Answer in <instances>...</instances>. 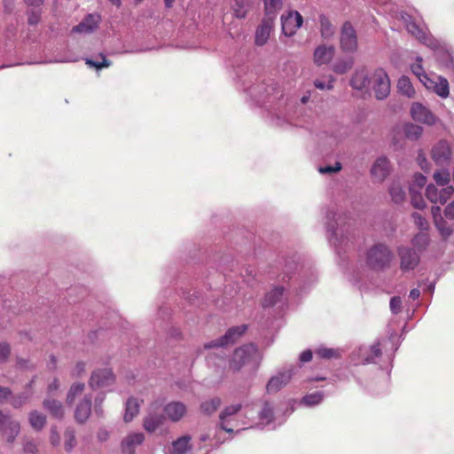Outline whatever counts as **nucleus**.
I'll return each mask as SVG.
<instances>
[{
	"label": "nucleus",
	"mask_w": 454,
	"mask_h": 454,
	"mask_svg": "<svg viewBox=\"0 0 454 454\" xmlns=\"http://www.w3.org/2000/svg\"><path fill=\"white\" fill-rule=\"evenodd\" d=\"M281 272L278 275V284L265 294L262 301L263 307H271L283 301L286 286L284 284L296 282L298 279L305 289L306 286L313 284L317 280V271L312 263L305 261L301 255L294 254L280 262Z\"/></svg>",
	"instance_id": "nucleus-1"
},
{
	"label": "nucleus",
	"mask_w": 454,
	"mask_h": 454,
	"mask_svg": "<svg viewBox=\"0 0 454 454\" xmlns=\"http://www.w3.org/2000/svg\"><path fill=\"white\" fill-rule=\"evenodd\" d=\"M325 229L327 239L336 252H346L349 244L353 243L355 234L348 223V216L336 206L329 207L325 211Z\"/></svg>",
	"instance_id": "nucleus-2"
},
{
	"label": "nucleus",
	"mask_w": 454,
	"mask_h": 454,
	"mask_svg": "<svg viewBox=\"0 0 454 454\" xmlns=\"http://www.w3.org/2000/svg\"><path fill=\"white\" fill-rule=\"evenodd\" d=\"M236 76L238 82L243 86L244 90L258 105H264L266 103L264 98L270 96L271 92L275 90L272 86L265 87L263 84L253 83V81L255 80V74L247 66L238 67Z\"/></svg>",
	"instance_id": "nucleus-3"
},
{
	"label": "nucleus",
	"mask_w": 454,
	"mask_h": 454,
	"mask_svg": "<svg viewBox=\"0 0 454 454\" xmlns=\"http://www.w3.org/2000/svg\"><path fill=\"white\" fill-rule=\"evenodd\" d=\"M313 91L307 90L297 101L287 100L285 98L279 99L271 109L272 121L278 125L282 126L285 123H292L294 116L296 115V110L294 111V107H299L300 105L305 106L311 101Z\"/></svg>",
	"instance_id": "nucleus-4"
},
{
	"label": "nucleus",
	"mask_w": 454,
	"mask_h": 454,
	"mask_svg": "<svg viewBox=\"0 0 454 454\" xmlns=\"http://www.w3.org/2000/svg\"><path fill=\"white\" fill-rule=\"evenodd\" d=\"M402 20L405 24L407 31L422 44L433 51H436L441 47V43L430 34L427 27L417 22L410 14L403 13Z\"/></svg>",
	"instance_id": "nucleus-5"
},
{
	"label": "nucleus",
	"mask_w": 454,
	"mask_h": 454,
	"mask_svg": "<svg viewBox=\"0 0 454 454\" xmlns=\"http://www.w3.org/2000/svg\"><path fill=\"white\" fill-rule=\"evenodd\" d=\"M393 259V253L390 248L382 243H378L371 247L367 253L366 265L373 270H382L388 267Z\"/></svg>",
	"instance_id": "nucleus-6"
},
{
	"label": "nucleus",
	"mask_w": 454,
	"mask_h": 454,
	"mask_svg": "<svg viewBox=\"0 0 454 454\" xmlns=\"http://www.w3.org/2000/svg\"><path fill=\"white\" fill-rule=\"evenodd\" d=\"M257 357V348L250 343L235 349L230 366L233 371H239L242 366L252 363Z\"/></svg>",
	"instance_id": "nucleus-7"
},
{
	"label": "nucleus",
	"mask_w": 454,
	"mask_h": 454,
	"mask_svg": "<svg viewBox=\"0 0 454 454\" xmlns=\"http://www.w3.org/2000/svg\"><path fill=\"white\" fill-rule=\"evenodd\" d=\"M297 370L298 367L294 365H288L279 370L275 375L270 378L266 385V392L268 394L278 393L289 383Z\"/></svg>",
	"instance_id": "nucleus-8"
},
{
	"label": "nucleus",
	"mask_w": 454,
	"mask_h": 454,
	"mask_svg": "<svg viewBox=\"0 0 454 454\" xmlns=\"http://www.w3.org/2000/svg\"><path fill=\"white\" fill-rule=\"evenodd\" d=\"M370 86H372L377 99H385L390 92V80L387 72L382 68L375 69L371 74Z\"/></svg>",
	"instance_id": "nucleus-9"
},
{
	"label": "nucleus",
	"mask_w": 454,
	"mask_h": 454,
	"mask_svg": "<svg viewBox=\"0 0 454 454\" xmlns=\"http://www.w3.org/2000/svg\"><path fill=\"white\" fill-rule=\"evenodd\" d=\"M382 356L379 343L369 346H361L353 353L352 360L356 364H378Z\"/></svg>",
	"instance_id": "nucleus-10"
},
{
	"label": "nucleus",
	"mask_w": 454,
	"mask_h": 454,
	"mask_svg": "<svg viewBox=\"0 0 454 454\" xmlns=\"http://www.w3.org/2000/svg\"><path fill=\"white\" fill-rule=\"evenodd\" d=\"M400 259V269L403 272L413 270L420 262L421 254L414 248L401 245L396 248Z\"/></svg>",
	"instance_id": "nucleus-11"
},
{
	"label": "nucleus",
	"mask_w": 454,
	"mask_h": 454,
	"mask_svg": "<svg viewBox=\"0 0 454 454\" xmlns=\"http://www.w3.org/2000/svg\"><path fill=\"white\" fill-rule=\"evenodd\" d=\"M340 47L344 52L353 53L358 47L357 34L349 21L343 23L340 32Z\"/></svg>",
	"instance_id": "nucleus-12"
},
{
	"label": "nucleus",
	"mask_w": 454,
	"mask_h": 454,
	"mask_svg": "<svg viewBox=\"0 0 454 454\" xmlns=\"http://www.w3.org/2000/svg\"><path fill=\"white\" fill-rule=\"evenodd\" d=\"M20 431V422L0 410V433L9 443H12Z\"/></svg>",
	"instance_id": "nucleus-13"
},
{
	"label": "nucleus",
	"mask_w": 454,
	"mask_h": 454,
	"mask_svg": "<svg viewBox=\"0 0 454 454\" xmlns=\"http://www.w3.org/2000/svg\"><path fill=\"white\" fill-rule=\"evenodd\" d=\"M247 325H241L231 327L221 338L211 340L204 345L205 348H223L226 345L234 343L245 332Z\"/></svg>",
	"instance_id": "nucleus-14"
},
{
	"label": "nucleus",
	"mask_w": 454,
	"mask_h": 454,
	"mask_svg": "<svg viewBox=\"0 0 454 454\" xmlns=\"http://www.w3.org/2000/svg\"><path fill=\"white\" fill-rule=\"evenodd\" d=\"M282 32L286 36L294 35L302 26L303 18L297 11H289L281 15Z\"/></svg>",
	"instance_id": "nucleus-15"
},
{
	"label": "nucleus",
	"mask_w": 454,
	"mask_h": 454,
	"mask_svg": "<svg viewBox=\"0 0 454 454\" xmlns=\"http://www.w3.org/2000/svg\"><path fill=\"white\" fill-rule=\"evenodd\" d=\"M423 85L427 90L434 92L442 98H447L450 95V85L448 80L441 75L424 77Z\"/></svg>",
	"instance_id": "nucleus-16"
},
{
	"label": "nucleus",
	"mask_w": 454,
	"mask_h": 454,
	"mask_svg": "<svg viewBox=\"0 0 454 454\" xmlns=\"http://www.w3.org/2000/svg\"><path fill=\"white\" fill-rule=\"evenodd\" d=\"M115 377L109 368L98 369L92 372L89 385L92 389L107 387L114 384Z\"/></svg>",
	"instance_id": "nucleus-17"
},
{
	"label": "nucleus",
	"mask_w": 454,
	"mask_h": 454,
	"mask_svg": "<svg viewBox=\"0 0 454 454\" xmlns=\"http://www.w3.org/2000/svg\"><path fill=\"white\" fill-rule=\"evenodd\" d=\"M411 114L415 121L428 126H432L437 121V117L427 106L419 102L411 105Z\"/></svg>",
	"instance_id": "nucleus-18"
},
{
	"label": "nucleus",
	"mask_w": 454,
	"mask_h": 454,
	"mask_svg": "<svg viewBox=\"0 0 454 454\" xmlns=\"http://www.w3.org/2000/svg\"><path fill=\"white\" fill-rule=\"evenodd\" d=\"M453 192L454 188L452 185L443 187L439 191L434 184H430L426 189V196L427 200L434 204H445Z\"/></svg>",
	"instance_id": "nucleus-19"
},
{
	"label": "nucleus",
	"mask_w": 454,
	"mask_h": 454,
	"mask_svg": "<svg viewBox=\"0 0 454 454\" xmlns=\"http://www.w3.org/2000/svg\"><path fill=\"white\" fill-rule=\"evenodd\" d=\"M101 21V16L98 13L87 14L82 21L73 27L72 33L74 34H92L98 27Z\"/></svg>",
	"instance_id": "nucleus-20"
},
{
	"label": "nucleus",
	"mask_w": 454,
	"mask_h": 454,
	"mask_svg": "<svg viewBox=\"0 0 454 454\" xmlns=\"http://www.w3.org/2000/svg\"><path fill=\"white\" fill-rule=\"evenodd\" d=\"M274 17H264L254 34V43L257 46H263L267 43L270 33L274 28Z\"/></svg>",
	"instance_id": "nucleus-21"
},
{
	"label": "nucleus",
	"mask_w": 454,
	"mask_h": 454,
	"mask_svg": "<svg viewBox=\"0 0 454 454\" xmlns=\"http://www.w3.org/2000/svg\"><path fill=\"white\" fill-rule=\"evenodd\" d=\"M166 418L160 411L152 404L147 415L144 419L143 427L148 433L155 432L165 422Z\"/></svg>",
	"instance_id": "nucleus-22"
},
{
	"label": "nucleus",
	"mask_w": 454,
	"mask_h": 454,
	"mask_svg": "<svg viewBox=\"0 0 454 454\" xmlns=\"http://www.w3.org/2000/svg\"><path fill=\"white\" fill-rule=\"evenodd\" d=\"M451 157V149L445 140L439 141L432 149V158L436 165L446 166Z\"/></svg>",
	"instance_id": "nucleus-23"
},
{
	"label": "nucleus",
	"mask_w": 454,
	"mask_h": 454,
	"mask_svg": "<svg viewBox=\"0 0 454 454\" xmlns=\"http://www.w3.org/2000/svg\"><path fill=\"white\" fill-rule=\"evenodd\" d=\"M145 441V434L141 432L129 434L121 442L122 454H135L136 449Z\"/></svg>",
	"instance_id": "nucleus-24"
},
{
	"label": "nucleus",
	"mask_w": 454,
	"mask_h": 454,
	"mask_svg": "<svg viewBox=\"0 0 454 454\" xmlns=\"http://www.w3.org/2000/svg\"><path fill=\"white\" fill-rule=\"evenodd\" d=\"M390 173V164L386 157L378 158L372 168L371 174L375 182L381 183Z\"/></svg>",
	"instance_id": "nucleus-25"
},
{
	"label": "nucleus",
	"mask_w": 454,
	"mask_h": 454,
	"mask_svg": "<svg viewBox=\"0 0 454 454\" xmlns=\"http://www.w3.org/2000/svg\"><path fill=\"white\" fill-rule=\"evenodd\" d=\"M92 397L90 395H86L77 403L74 410V419L77 423H84L91 413Z\"/></svg>",
	"instance_id": "nucleus-26"
},
{
	"label": "nucleus",
	"mask_w": 454,
	"mask_h": 454,
	"mask_svg": "<svg viewBox=\"0 0 454 454\" xmlns=\"http://www.w3.org/2000/svg\"><path fill=\"white\" fill-rule=\"evenodd\" d=\"M242 403L231 404L226 406L219 416L220 428L227 433H233V428L230 427V418L235 417L242 408Z\"/></svg>",
	"instance_id": "nucleus-27"
},
{
	"label": "nucleus",
	"mask_w": 454,
	"mask_h": 454,
	"mask_svg": "<svg viewBox=\"0 0 454 454\" xmlns=\"http://www.w3.org/2000/svg\"><path fill=\"white\" fill-rule=\"evenodd\" d=\"M260 425L263 427H270V429L277 427L276 417L274 413V405L269 401H265L259 412Z\"/></svg>",
	"instance_id": "nucleus-28"
},
{
	"label": "nucleus",
	"mask_w": 454,
	"mask_h": 454,
	"mask_svg": "<svg viewBox=\"0 0 454 454\" xmlns=\"http://www.w3.org/2000/svg\"><path fill=\"white\" fill-rule=\"evenodd\" d=\"M334 53L333 45L320 44L314 51V62L317 66L328 64L333 59Z\"/></svg>",
	"instance_id": "nucleus-29"
},
{
	"label": "nucleus",
	"mask_w": 454,
	"mask_h": 454,
	"mask_svg": "<svg viewBox=\"0 0 454 454\" xmlns=\"http://www.w3.org/2000/svg\"><path fill=\"white\" fill-rule=\"evenodd\" d=\"M164 412L171 421L177 422L185 415L186 406L181 402H171L166 404Z\"/></svg>",
	"instance_id": "nucleus-30"
},
{
	"label": "nucleus",
	"mask_w": 454,
	"mask_h": 454,
	"mask_svg": "<svg viewBox=\"0 0 454 454\" xmlns=\"http://www.w3.org/2000/svg\"><path fill=\"white\" fill-rule=\"evenodd\" d=\"M370 85L371 75L364 68L356 70L350 79V86L355 90H361L370 87Z\"/></svg>",
	"instance_id": "nucleus-31"
},
{
	"label": "nucleus",
	"mask_w": 454,
	"mask_h": 454,
	"mask_svg": "<svg viewBox=\"0 0 454 454\" xmlns=\"http://www.w3.org/2000/svg\"><path fill=\"white\" fill-rule=\"evenodd\" d=\"M192 437L188 434L177 438L172 442V447L169 449V454H186L192 450L191 444Z\"/></svg>",
	"instance_id": "nucleus-32"
},
{
	"label": "nucleus",
	"mask_w": 454,
	"mask_h": 454,
	"mask_svg": "<svg viewBox=\"0 0 454 454\" xmlns=\"http://www.w3.org/2000/svg\"><path fill=\"white\" fill-rule=\"evenodd\" d=\"M254 4V0H234L231 5L232 14L237 19H244Z\"/></svg>",
	"instance_id": "nucleus-33"
},
{
	"label": "nucleus",
	"mask_w": 454,
	"mask_h": 454,
	"mask_svg": "<svg viewBox=\"0 0 454 454\" xmlns=\"http://www.w3.org/2000/svg\"><path fill=\"white\" fill-rule=\"evenodd\" d=\"M43 405L45 410H47L51 416H53L56 419H62L65 415V409L61 402L51 399V398H46L44 399Z\"/></svg>",
	"instance_id": "nucleus-34"
},
{
	"label": "nucleus",
	"mask_w": 454,
	"mask_h": 454,
	"mask_svg": "<svg viewBox=\"0 0 454 454\" xmlns=\"http://www.w3.org/2000/svg\"><path fill=\"white\" fill-rule=\"evenodd\" d=\"M431 239L428 235V233L425 231L418 232L412 239H411V245L412 248L415 249L416 252H419V254H422L425 252L428 246L430 245Z\"/></svg>",
	"instance_id": "nucleus-35"
},
{
	"label": "nucleus",
	"mask_w": 454,
	"mask_h": 454,
	"mask_svg": "<svg viewBox=\"0 0 454 454\" xmlns=\"http://www.w3.org/2000/svg\"><path fill=\"white\" fill-rule=\"evenodd\" d=\"M320 26V35L324 39H330L335 34V27L324 13H320L318 17Z\"/></svg>",
	"instance_id": "nucleus-36"
},
{
	"label": "nucleus",
	"mask_w": 454,
	"mask_h": 454,
	"mask_svg": "<svg viewBox=\"0 0 454 454\" xmlns=\"http://www.w3.org/2000/svg\"><path fill=\"white\" fill-rule=\"evenodd\" d=\"M140 403L135 397H129L125 403V412L123 419L125 422H130L138 414Z\"/></svg>",
	"instance_id": "nucleus-37"
},
{
	"label": "nucleus",
	"mask_w": 454,
	"mask_h": 454,
	"mask_svg": "<svg viewBox=\"0 0 454 454\" xmlns=\"http://www.w3.org/2000/svg\"><path fill=\"white\" fill-rule=\"evenodd\" d=\"M343 350L341 348H333L327 347H318L315 349V355L324 359H337L341 356Z\"/></svg>",
	"instance_id": "nucleus-38"
},
{
	"label": "nucleus",
	"mask_w": 454,
	"mask_h": 454,
	"mask_svg": "<svg viewBox=\"0 0 454 454\" xmlns=\"http://www.w3.org/2000/svg\"><path fill=\"white\" fill-rule=\"evenodd\" d=\"M85 63L90 67H94L97 70H100L104 67H108L112 65V62L108 60L104 53H98L95 59L91 58H86Z\"/></svg>",
	"instance_id": "nucleus-39"
},
{
	"label": "nucleus",
	"mask_w": 454,
	"mask_h": 454,
	"mask_svg": "<svg viewBox=\"0 0 454 454\" xmlns=\"http://www.w3.org/2000/svg\"><path fill=\"white\" fill-rule=\"evenodd\" d=\"M28 421L33 429L40 431L46 424V417L37 411H32L28 414Z\"/></svg>",
	"instance_id": "nucleus-40"
},
{
	"label": "nucleus",
	"mask_w": 454,
	"mask_h": 454,
	"mask_svg": "<svg viewBox=\"0 0 454 454\" xmlns=\"http://www.w3.org/2000/svg\"><path fill=\"white\" fill-rule=\"evenodd\" d=\"M354 65V59L351 57L340 59L333 66V70L338 74H346L352 68Z\"/></svg>",
	"instance_id": "nucleus-41"
},
{
	"label": "nucleus",
	"mask_w": 454,
	"mask_h": 454,
	"mask_svg": "<svg viewBox=\"0 0 454 454\" xmlns=\"http://www.w3.org/2000/svg\"><path fill=\"white\" fill-rule=\"evenodd\" d=\"M397 88L401 94L408 97L413 98L415 96V90L407 76H402L399 78L397 82Z\"/></svg>",
	"instance_id": "nucleus-42"
},
{
	"label": "nucleus",
	"mask_w": 454,
	"mask_h": 454,
	"mask_svg": "<svg viewBox=\"0 0 454 454\" xmlns=\"http://www.w3.org/2000/svg\"><path fill=\"white\" fill-rule=\"evenodd\" d=\"M389 194L395 203H400L405 199V190L398 181H395L389 187Z\"/></svg>",
	"instance_id": "nucleus-43"
},
{
	"label": "nucleus",
	"mask_w": 454,
	"mask_h": 454,
	"mask_svg": "<svg viewBox=\"0 0 454 454\" xmlns=\"http://www.w3.org/2000/svg\"><path fill=\"white\" fill-rule=\"evenodd\" d=\"M222 401L219 397H213L201 403L200 411L206 415L213 414L221 405Z\"/></svg>",
	"instance_id": "nucleus-44"
},
{
	"label": "nucleus",
	"mask_w": 454,
	"mask_h": 454,
	"mask_svg": "<svg viewBox=\"0 0 454 454\" xmlns=\"http://www.w3.org/2000/svg\"><path fill=\"white\" fill-rule=\"evenodd\" d=\"M84 388H85L84 383H82V382L74 383L70 387V388L67 392V400H66L67 404L72 405L74 403L76 396L82 394Z\"/></svg>",
	"instance_id": "nucleus-45"
},
{
	"label": "nucleus",
	"mask_w": 454,
	"mask_h": 454,
	"mask_svg": "<svg viewBox=\"0 0 454 454\" xmlns=\"http://www.w3.org/2000/svg\"><path fill=\"white\" fill-rule=\"evenodd\" d=\"M265 17L276 18L277 12L282 7V0H263Z\"/></svg>",
	"instance_id": "nucleus-46"
},
{
	"label": "nucleus",
	"mask_w": 454,
	"mask_h": 454,
	"mask_svg": "<svg viewBox=\"0 0 454 454\" xmlns=\"http://www.w3.org/2000/svg\"><path fill=\"white\" fill-rule=\"evenodd\" d=\"M323 399L324 392L317 391L315 393L309 394L303 396L301 400V403L308 407H312L321 403Z\"/></svg>",
	"instance_id": "nucleus-47"
},
{
	"label": "nucleus",
	"mask_w": 454,
	"mask_h": 454,
	"mask_svg": "<svg viewBox=\"0 0 454 454\" xmlns=\"http://www.w3.org/2000/svg\"><path fill=\"white\" fill-rule=\"evenodd\" d=\"M433 178L437 185L446 187L449 186L450 181V174L448 168H442L434 171Z\"/></svg>",
	"instance_id": "nucleus-48"
},
{
	"label": "nucleus",
	"mask_w": 454,
	"mask_h": 454,
	"mask_svg": "<svg viewBox=\"0 0 454 454\" xmlns=\"http://www.w3.org/2000/svg\"><path fill=\"white\" fill-rule=\"evenodd\" d=\"M434 225L443 239L449 238L454 232V225H449L443 217H438Z\"/></svg>",
	"instance_id": "nucleus-49"
},
{
	"label": "nucleus",
	"mask_w": 454,
	"mask_h": 454,
	"mask_svg": "<svg viewBox=\"0 0 454 454\" xmlns=\"http://www.w3.org/2000/svg\"><path fill=\"white\" fill-rule=\"evenodd\" d=\"M64 439L66 451H72L73 449L76 446L75 430L72 427H67L64 433Z\"/></svg>",
	"instance_id": "nucleus-50"
},
{
	"label": "nucleus",
	"mask_w": 454,
	"mask_h": 454,
	"mask_svg": "<svg viewBox=\"0 0 454 454\" xmlns=\"http://www.w3.org/2000/svg\"><path fill=\"white\" fill-rule=\"evenodd\" d=\"M423 133V128L413 124V123H408L404 126V134L405 136L411 139V140H417L419 139Z\"/></svg>",
	"instance_id": "nucleus-51"
},
{
	"label": "nucleus",
	"mask_w": 454,
	"mask_h": 454,
	"mask_svg": "<svg viewBox=\"0 0 454 454\" xmlns=\"http://www.w3.org/2000/svg\"><path fill=\"white\" fill-rule=\"evenodd\" d=\"M422 57L418 56L416 58V63L412 64L411 67V72L419 79L421 83L424 82V77H428L422 67Z\"/></svg>",
	"instance_id": "nucleus-52"
},
{
	"label": "nucleus",
	"mask_w": 454,
	"mask_h": 454,
	"mask_svg": "<svg viewBox=\"0 0 454 454\" xmlns=\"http://www.w3.org/2000/svg\"><path fill=\"white\" fill-rule=\"evenodd\" d=\"M411 205L418 209H423L427 204L420 192H416L413 187L410 188Z\"/></svg>",
	"instance_id": "nucleus-53"
},
{
	"label": "nucleus",
	"mask_w": 454,
	"mask_h": 454,
	"mask_svg": "<svg viewBox=\"0 0 454 454\" xmlns=\"http://www.w3.org/2000/svg\"><path fill=\"white\" fill-rule=\"evenodd\" d=\"M30 394L27 391L21 392L14 396H12L11 404L13 408L19 409L22 407L29 399Z\"/></svg>",
	"instance_id": "nucleus-54"
},
{
	"label": "nucleus",
	"mask_w": 454,
	"mask_h": 454,
	"mask_svg": "<svg viewBox=\"0 0 454 454\" xmlns=\"http://www.w3.org/2000/svg\"><path fill=\"white\" fill-rule=\"evenodd\" d=\"M411 218L413 219V222L415 223V225L421 231H427L428 229V222L427 221V219L422 216L419 213H413L411 215Z\"/></svg>",
	"instance_id": "nucleus-55"
},
{
	"label": "nucleus",
	"mask_w": 454,
	"mask_h": 454,
	"mask_svg": "<svg viewBox=\"0 0 454 454\" xmlns=\"http://www.w3.org/2000/svg\"><path fill=\"white\" fill-rule=\"evenodd\" d=\"M333 82H334V79L332 76L329 78V80L327 82H325L320 79H316L314 81V85L317 89L321 90H331L333 89Z\"/></svg>",
	"instance_id": "nucleus-56"
},
{
	"label": "nucleus",
	"mask_w": 454,
	"mask_h": 454,
	"mask_svg": "<svg viewBox=\"0 0 454 454\" xmlns=\"http://www.w3.org/2000/svg\"><path fill=\"white\" fill-rule=\"evenodd\" d=\"M402 299L400 296H393L389 301V308L393 314L397 315L402 309Z\"/></svg>",
	"instance_id": "nucleus-57"
},
{
	"label": "nucleus",
	"mask_w": 454,
	"mask_h": 454,
	"mask_svg": "<svg viewBox=\"0 0 454 454\" xmlns=\"http://www.w3.org/2000/svg\"><path fill=\"white\" fill-rule=\"evenodd\" d=\"M341 169V164L336 161L333 166H323L318 168L321 174H333L339 172Z\"/></svg>",
	"instance_id": "nucleus-58"
},
{
	"label": "nucleus",
	"mask_w": 454,
	"mask_h": 454,
	"mask_svg": "<svg viewBox=\"0 0 454 454\" xmlns=\"http://www.w3.org/2000/svg\"><path fill=\"white\" fill-rule=\"evenodd\" d=\"M41 20V12L38 10H31L28 12L27 23L30 26L36 25Z\"/></svg>",
	"instance_id": "nucleus-59"
},
{
	"label": "nucleus",
	"mask_w": 454,
	"mask_h": 454,
	"mask_svg": "<svg viewBox=\"0 0 454 454\" xmlns=\"http://www.w3.org/2000/svg\"><path fill=\"white\" fill-rule=\"evenodd\" d=\"M11 353V348L8 343H0V363H4L7 360Z\"/></svg>",
	"instance_id": "nucleus-60"
},
{
	"label": "nucleus",
	"mask_w": 454,
	"mask_h": 454,
	"mask_svg": "<svg viewBox=\"0 0 454 454\" xmlns=\"http://www.w3.org/2000/svg\"><path fill=\"white\" fill-rule=\"evenodd\" d=\"M85 372V364L83 362H78L72 371L73 377H81Z\"/></svg>",
	"instance_id": "nucleus-61"
},
{
	"label": "nucleus",
	"mask_w": 454,
	"mask_h": 454,
	"mask_svg": "<svg viewBox=\"0 0 454 454\" xmlns=\"http://www.w3.org/2000/svg\"><path fill=\"white\" fill-rule=\"evenodd\" d=\"M12 397V391L9 387L0 386V403H4Z\"/></svg>",
	"instance_id": "nucleus-62"
},
{
	"label": "nucleus",
	"mask_w": 454,
	"mask_h": 454,
	"mask_svg": "<svg viewBox=\"0 0 454 454\" xmlns=\"http://www.w3.org/2000/svg\"><path fill=\"white\" fill-rule=\"evenodd\" d=\"M50 441L53 446H58L60 443V435L58 433L56 427H51V429Z\"/></svg>",
	"instance_id": "nucleus-63"
},
{
	"label": "nucleus",
	"mask_w": 454,
	"mask_h": 454,
	"mask_svg": "<svg viewBox=\"0 0 454 454\" xmlns=\"http://www.w3.org/2000/svg\"><path fill=\"white\" fill-rule=\"evenodd\" d=\"M443 213L446 218L454 219V200L444 208Z\"/></svg>",
	"instance_id": "nucleus-64"
}]
</instances>
